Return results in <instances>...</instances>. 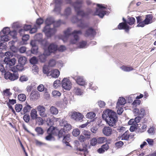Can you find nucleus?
<instances>
[{
	"instance_id": "1",
	"label": "nucleus",
	"mask_w": 156,
	"mask_h": 156,
	"mask_svg": "<svg viewBox=\"0 0 156 156\" xmlns=\"http://www.w3.org/2000/svg\"><path fill=\"white\" fill-rule=\"evenodd\" d=\"M61 20L55 21L52 17H48L46 19L45 23L46 25L44 27L43 31L47 37H51L56 32V28L59 27L61 24Z\"/></svg>"
},
{
	"instance_id": "2",
	"label": "nucleus",
	"mask_w": 156,
	"mask_h": 156,
	"mask_svg": "<svg viewBox=\"0 0 156 156\" xmlns=\"http://www.w3.org/2000/svg\"><path fill=\"white\" fill-rule=\"evenodd\" d=\"M102 117L109 126L115 127L118 119L116 112L112 110L107 109L103 112Z\"/></svg>"
},
{
	"instance_id": "3",
	"label": "nucleus",
	"mask_w": 156,
	"mask_h": 156,
	"mask_svg": "<svg viewBox=\"0 0 156 156\" xmlns=\"http://www.w3.org/2000/svg\"><path fill=\"white\" fill-rule=\"evenodd\" d=\"M66 1L67 4H70L73 6L78 15H80L82 17H87L90 14L93 13V11L91 9H87L86 12L80 10L83 4V1H82L78 0L74 2H72L71 0H66Z\"/></svg>"
},
{
	"instance_id": "4",
	"label": "nucleus",
	"mask_w": 156,
	"mask_h": 156,
	"mask_svg": "<svg viewBox=\"0 0 156 156\" xmlns=\"http://www.w3.org/2000/svg\"><path fill=\"white\" fill-rule=\"evenodd\" d=\"M72 30L71 28H69L64 31V37L62 39L64 42H65L70 36L72 37L70 41L71 44H75L79 40V36L82 34L81 30H75L72 32Z\"/></svg>"
},
{
	"instance_id": "5",
	"label": "nucleus",
	"mask_w": 156,
	"mask_h": 156,
	"mask_svg": "<svg viewBox=\"0 0 156 156\" xmlns=\"http://www.w3.org/2000/svg\"><path fill=\"white\" fill-rule=\"evenodd\" d=\"M98 8H96L95 12L93 15L98 16L100 18H102L106 14V11L104 9L106 7L102 4H97Z\"/></svg>"
},
{
	"instance_id": "6",
	"label": "nucleus",
	"mask_w": 156,
	"mask_h": 156,
	"mask_svg": "<svg viewBox=\"0 0 156 156\" xmlns=\"http://www.w3.org/2000/svg\"><path fill=\"white\" fill-rule=\"evenodd\" d=\"M66 133V131L63 129H61L58 132V137L60 138L61 137H63L64 138L62 141V142L66 144L67 146H69V144L67 141L69 139V135H67L65 136Z\"/></svg>"
},
{
	"instance_id": "7",
	"label": "nucleus",
	"mask_w": 156,
	"mask_h": 156,
	"mask_svg": "<svg viewBox=\"0 0 156 156\" xmlns=\"http://www.w3.org/2000/svg\"><path fill=\"white\" fill-rule=\"evenodd\" d=\"M62 87L66 90H69L72 87V84L69 79L64 78L62 81Z\"/></svg>"
},
{
	"instance_id": "8",
	"label": "nucleus",
	"mask_w": 156,
	"mask_h": 156,
	"mask_svg": "<svg viewBox=\"0 0 156 156\" xmlns=\"http://www.w3.org/2000/svg\"><path fill=\"white\" fill-rule=\"evenodd\" d=\"M57 49V45L54 43H52L49 45L47 49L45 50V53L47 55H50L51 53L54 52Z\"/></svg>"
},
{
	"instance_id": "9",
	"label": "nucleus",
	"mask_w": 156,
	"mask_h": 156,
	"mask_svg": "<svg viewBox=\"0 0 156 156\" xmlns=\"http://www.w3.org/2000/svg\"><path fill=\"white\" fill-rule=\"evenodd\" d=\"M3 35L0 36L1 40L5 41H7L9 40V37L8 35L10 34L9 28L5 27L2 30Z\"/></svg>"
},
{
	"instance_id": "10",
	"label": "nucleus",
	"mask_w": 156,
	"mask_h": 156,
	"mask_svg": "<svg viewBox=\"0 0 156 156\" xmlns=\"http://www.w3.org/2000/svg\"><path fill=\"white\" fill-rule=\"evenodd\" d=\"M36 109L41 117L44 118L47 117V114L46 112V109L44 106L41 105H39L36 107Z\"/></svg>"
},
{
	"instance_id": "11",
	"label": "nucleus",
	"mask_w": 156,
	"mask_h": 156,
	"mask_svg": "<svg viewBox=\"0 0 156 156\" xmlns=\"http://www.w3.org/2000/svg\"><path fill=\"white\" fill-rule=\"evenodd\" d=\"M55 4L54 11L57 14H60L61 10L62 0H54Z\"/></svg>"
},
{
	"instance_id": "12",
	"label": "nucleus",
	"mask_w": 156,
	"mask_h": 156,
	"mask_svg": "<svg viewBox=\"0 0 156 156\" xmlns=\"http://www.w3.org/2000/svg\"><path fill=\"white\" fill-rule=\"evenodd\" d=\"M17 32L16 30H14L13 31H10V36H12V38L10 37V44H11V47L14 46L13 44L17 41V37L16 35Z\"/></svg>"
},
{
	"instance_id": "13",
	"label": "nucleus",
	"mask_w": 156,
	"mask_h": 156,
	"mask_svg": "<svg viewBox=\"0 0 156 156\" xmlns=\"http://www.w3.org/2000/svg\"><path fill=\"white\" fill-rule=\"evenodd\" d=\"M122 20L124 22L120 23L118 26V28L120 30L125 29L126 32H128L129 30V27L127 24V21L124 18H123Z\"/></svg>"
},
{
	"instance_id": "14",
	"label": "nucleus",
	"mask_w": 156,
	"mask_h": 156,
	"mask_svg": "<svg viewBox=\"0 0 156 156\" xmlns=\"http://www.w3.org/2000/svg\"><path fill=\"white\" fill-rule=\"evenodd\" d=\"M83 116L81 113L75 112H73L71 115V118L77 121L82 120Z\"/></svg>"
},
{
	"instance_id": "15",
	"label": "nucleus",
	"mask_w": 156,
	"mask_h": 156,
	"mask_svg": "<svg viewBox=\"0 0 156 156\" xmlns=\"http://www.w3.org/2000/svg\"><path fill=\"white\" fill-rule=\"evenodd\" d=\"M10 89H7L3 91V95L4 98L7 97L8 98V100L5 101L4 104H7L9 108H10V99L9 98L10 95Z\"/></svg>"
},
{
	"instance_id": "16",
	"label": "nucleus",
	"mask_w": 156,
	"mask_h": 156,
	"mask_svg": "<svg viewBox=\"0 0 156 156\" xmlns=\"http://www.w3.org/2000/svg\"><path fill=\"white\" fill-rule=\"evenodd\" d=\"M75 18V20L73 21V20H72V21L73 22H77L78 26L82 28H84L86 27L87 25L84 23V21L82 19L79 20L76 16H74L73 18Z\"/></svg>"
},
{
	"instance_id": "17",
	"label": "nucleus",
	"mask_w": 156,
	"mask_h": 156,
	"mask_svg": "<svg viewBox=\"0 0 156 156\" xmlns=\"http://www.w3.org/2000/svg\"><path fill=\"white\" fill-rule=\"evenodd\" d=\"M30 44L32 47L31 51H30L33 54H36L37 52L38 47L37 45L36 41L35 40H31Z\"/></svg>"
},
{
	"instance_id": "18",
	"label": "nucleus",
	"mask_w": 156,
	"mask_h": 156,
	"mask_svg": "<svg viewBox=\"0 0 156 156\" xmlns=\"http://www.w3.org/2000/svg\"><path fill=\"white\" fill-rule=\"evenodd\" d=\"M112 129L109 126H105L102 129V132L106 136H110L112 133Z\"/></svg>"
},
{
	"instance_id": "19",
	"label": "nucleus",
	"mask_w": 156,
	"mask_h": 156,
	"mask_svg": "<svg viewBox=\"0 0 156 156\" xmlns=\"http://www.w3.org/2000/svg\"><path fill=\"white\" fill-rule=\"evenodd\" d=\"M96 34L95 30L92 28H90L87 29L85 33V36L86 37H94Z\"/></svg>"
},
{
	"instance_id": "20",
	"label": "nucleus",
	"mask_w": 156,
	"mask_h": 156,
	"mask_svg": "<svg viewBox=\"0 0 156 156\" xmlns=\"http://www.w3.org/2000/svg\"><path fill=\"white\" fill-rule=\"evenodd\" d=\"M74 79L79 85L83 86L85 84V81L82 77L77 76L75 77Z\"/></svg>"
},
{
	"instance_id": "21",
	"label": "nucleus",
	"mask_w": 156,
	"mask_h": 156,
	"mask_svg": "<svg viewBox=\"0 0 156 156\" xmlns=\"http://www.w3.org/2000/svg\"><path fill=\"white\" fill-rule=\"evenodd\" d=\"M31 108L32 107L30 105L28 104L27 105L23 107L22 111L21 112V114L22 115L26 114L27 112H29Z\"/></svg>"
},
{
	"instance_id": "22",
	"label": "nucleus",
	"mask_w": 156,
	"mask_h": 156,
	"mask_svg": "<svg viewBox=\"0 0 156 156\" xmlns=\"http://www.w3.org/2000/svg\"><path fill=\"white\" fill-rule=\"evenodd\" d=\"M5 55L6 57H5L4 61L5 64L10 67V52L7 51L5 53Z\"/></svg>"
},
{
	"instance_id": "23",
	"label": "nucleus",
	"mask_w": 156,
	"mask_h": 156,
	"mask_svg": "<svg viewBox=\"0 0 156 156\" xmlns=\"http://www.w3.org/2000/svg\"><path fill=\"white\" fill-rule=\"evenodd\" d=\"M78 151L81 152L80 153L81 154H83L84 156H86V155L88 153L87 149V146L86 145H83V148H78Z\"/></svg>"
},
{
	"instance_id": "24",
	"label": "nucleus",
	"mask_w": 156,
	"mask_h": 156,
	"mask_svg": "<svg viewBox=\"0 0 156 156\" xmlns=\"http://www.w3.org/2000/svg\"><path fill=\"white\" fill-rule=\"evenodd\" d=\"M60 72L59 70L57 69L52 70L50 72V75H51L52 77L57 78L59 76Z\"/></svg>"
},
{
	"instance_id": "25",
	"label": "nucleus",
	"mask_w": 156,
	"mask_h": 156,
	"mask_svg": "<svg viewBox=\"0 0 156 156\" xmlns=\"http://www.w3.org/2000/svg\"><path fill=\"white\" fill-rule=\"evenodd\" d=\"M40 96L39 92L38 91H32L30 95V97L32 99H37Z\"/></svg>"
},
{
	"instance_id": "26",
	"label": "nucleus",
	"mask_w": 156,
	"mask_h": 156,
	"mask_svg": "<svg viewBox=\"0 0 156 156\" xmlns=\"http://www.w3.org/2000/svg\"><path fill=\"white\" fill-rule=\"evenodd\" d=\"M27 59L25 57L21 56L19 58L18 61L19 63L21 65V66H23L27 62Z\"/></svg>"
},
{
	"instance_id": "27",
	"label": "nucleus",
	"mask_w": 156,
	"mask_h": 156,
	"mask_svg": "<svg viewBox=\"0 0 156 156\" xmlns=\"http://www.w3.org/2000/svg\"><path fill=\"white\" fill-rule=\"evenodd\" d=\"M152 18V16L151 15H147L144 21V24L147 25L151 23Z\"/></svg>"
},
{
	"instance_id": "28",
	"label": "nucleus",
	"mask_w": 156,
	"mask_h": 156,
	"mask_svg": "<svg viewBox=\"0 0 156 156\" xmlns=\"http://www.w3.org/2000/svg\"><path fill=\"white\" fill-rule=\"evenodd\" d=\"M30 116L32 119L35 120L38 116L37 111L34 109H32L31 111Z\"/></svg>"
},
{
	"instance_id": "29",
	"label": "nucleus",
	"mask_w": 156,
	"mask_h": 156,
	"mask_svg": "<svg viewBox=\"0 0 156 156\" xmlns=\"http://www.w3.org/2000/svg\"><path fill=\"white\" fill-rule=\"evenodd\" d=\"M35 38L36 41L41 42L42 43H43V42L44 41L42 39V35L41 33H39L36 34Z\"/></svg>"
},
{
	"instance_id": "30",
	"label": "nucleus",
	"mask_w": 156,
	"mask_h": 156,
	"mask_svg": "<svg viewBox=\"0 0 156 156\" xmlns=\"http://www.w3.org/2000/svg\"><path fill=\"white\" fill-rule=\"evenodd\" d=\"M49 110L51 113L53 115H56L58 113L57 108L54 106H51Z\"/></svg>"
},
{
	"instance_id": "31",
	"label": "nucleus",
	"mask_w": 156,
	"mask_h": 156,
	"mask_svg": "<svg viewBox=\"0 0 156 156\" xmlns=\"http://www.w3.org/2000/svg\"><path fill=\"white\" fill-rule=\"evenodd\" d=\"M19 75L18 72L10 73V81H14L18 79Z\"/></svg>"
},
{
	"instance_id": "32",
	"label": "nucleus",
	"mask_w": 156,
	"mask_h": 156,
	"mask_svg": "<svg viewBox=\"0 0 156 156\" xmlns=\"http://www.w3.org/2000/svg\"><path fill=\"white\" fill-rule=\"evenodd\" d=\"M48 55L45 54L44 51L43 54H41L39 55V59L41 62H44L46 61L47 56Z\"/></svg>"
},
{
	"instance_id": "33",
	"label": "nucleus",
	"mask_w": 156,
	"mask_h": 156,
	"mask_svg": "<svg viewBox=\"0 0 156 156\" xmlns=\"http://www.w3.org/2000/svg\"><path fill=\"white\" fill-rule=\"evenodd\" d=\"M11 53H10V66L14 65L18 60L17 57H13L12 56H11Z\"/></svg>"
},
{
	"instance_id": "34",
	"label": "nucleus",
	"mask_w": 156,
	"mask_h": 156,
	"mask_svg": "<svg viewBox=\"0 0 156 156\" xmlns=\"http://www.w3.org/2000/svg\"><path fill=\"white\" fill-rule=\"evenodd\" d=\"M126 103L125 99L123 98H119L117 103V105L119 106L120 105H124Z\"/></svg>"
},
{
	"instance_id": "35",
	"label": "nucleus",
	"mask_w": 156,
	"mask_h": 156,
	"mask_svg": "<svg viewBox=\"0 0 156 156\" xmlns=\"http://www.w3.org/2000/svg\"><path fill=\"white\" fill-rule=\"evenodd\" d=\"M78 47L79 48H85L87 47V42L83 41L79 42Z\"/></svg>"
},
{
	"instance_id": "36",
	"label": "nucleus",
	"mask_w": 156,
	"mask_h": 156,
	"mask_svg": "<svg viewBox=\"0 0 156 156\" xmlns=\"http://www.w3.org/2000/svg\"><path fill=\"white\" fill-rule=\"evenodd\" d=\"M71 9L70 7L66 8L65 10L64 15L68 16L71 15Z\"/></svg>"
},
{
	"instance_id": "37",
	"label": "nucleus",
	"mask_w": 156,
	"mask_h": 156,
	"mask_svg": "<svg viewBox=\"0 0 156 156\" xmlns=\"http://www.w3.org/2000/svg\"><path fill=\"white\" fill-rule=\"evenodd\" d=\"M31 28L30 25H25L24 26L23 29H21L19 30V33H21L22 32H24V30L27 31L30 30Z\"/></svg>"
},
{
	"instance_id": "38",
	"label": "nucleus",
	"mask_w": 156,
	"mask_h": 156,
	"mask_svg": "<svg viewBox=\"0 0 156 156\" xmlns=\"http://www.w3.org/2000/svg\"><path fill=\"white\" fill-rule=\"evenodd\" d=\"M120 68L122 70L126 72H129L133 69V68L131 66L128 67L123 66L120 67Z\"/></svg>"
},
{
	"instance_id": "39",
	"label": "nucleus",
	"mask_w": 156,
	"mask_h": 156,
	"mask_svg": "<svg viewBox=\"0 0 156 156\" xmlns=\"http://www.w3.org/2000/svg\"><path fill=\"white\" fill-rule=\"evenodd\" d=\"M83 134L85 136V138L87 140H88L90 138V132L86 130L83 131Z\"/></svg>"
},
{
	"instance_id": "40",
	"label": "nucleus",
	"mask_w": 156,
	"mask_h": 156,
	"mask_svg": "<svg viewBox=\"0 0 156 156\" xmlns=\"http://www.w3.org/2000/svg\"><path fill=\"white\" fill-rule=\"evenodd\" d=\"M98 143L102 144L107 141V138L105 137H99L97 139Z\"/></svg>"
},
{
	"instance_id": "41",
	"label": "nucleus",
	"mask_w": 156,
	"mask_h": 156,
	"mask_svg": "<svg viewBox=\"0 0 156 156\" xmlns=\"http://www.w3.org/2000/svg\"><path fill=\"white\" fill-rule=\"evenodd\" d=\"M129 131H126L122 136V140H128V136Z\"/></svg>"
},
{
	"instance_id": "42",
	"label": "nucleus",
	"mask_w": 156,
	"mask_h": 156,
	"mask_svg": "<svg viewBox=\"0 0 156 156\" xmlns=\"http://www.w3.org/2000/svg\"><path fill=\"white\" fill-rule=\"evenodd\" d=\"M18 98L19 100L20 101H24L26 98L25 95L24 94H20L18 96Z\"/></svg>"
},
{
	"instance_id": "43",
	"label": "nucleus",
	"mask_w": 156,
	"mask_h": 156,
	"mask_svg": "<svg viewBox=\"0 0 156 156\" xmlns=\"http://www.w3.org/2000/svg\"><path fill=\"white\" fill-rule=\"evenodd\" d=\"M96 116L95 114L93 112H90L86 115L87 117L90 119L94 118Z\"/></svg>"
},
{
	"instance_id": "44",
	"label": "nucleus",
	"mask_w": 156,
	"mask_h": 156,
	"mask_svg": "<svg viewBox=\"0 0 156 156\" xmlns=\"http://www.w3.org/2000/svg\"><path fill=\"white\" fill-rule=\"evenodd\" d=\"M43 72L48 75L50 74L51 71H49L48 67L46 66H44L43 67Z\"/></svg>"
},
{
	"instance_id": "45",
	"label": "nucleus",
	"mask_w": 156,
	"mask_h": 156,
	"mask_svg": "<svg viewBox=\"0 0 156 156\" xmlns=\"http://www.w3.org/2000/svg\"><path fill=\"white\" fill-rule=\"evenodd\" d=\"M37 123L39 122L38 124L39 125H42L43 123V120L42 118L40 117H36L35 119Z\"/></svg>"
},
{
	"instance_id": "46",
	"label": "nucleus",
	"mask_w": 156,
	"mask_h": 156,
	"mask_svg": "<svg viewBox=\"0 0 156 156\" xmlns=\"http://www.w3.org/2000/svg\"><path fill=\"white\" fill-rule=\"evenodd\" d=\"M23 108V106L20 104H17L15 105V108L17 112H19L21 111Z\"/></svg>"
},
{
	"instance_id": "47",
	"label": "nucleus",
	"mask_w": 156,
	"mask_h": 156,
	"mask_svg": "<svg viewBox=\"0 0 156 156\" xmlns=\"http://www.w3.org/2000/svg\"><path fill=\"white\" fill-rule=\"evenodd\" d=\"M32 71L35 74H36L38 73V67L36 65H34L32 68Z\"/></svg>"
},
{
	"instance_id": "48",
	"label": "nucleus",
	"mask_w": 156,
	"mask_h": 156,
	"mask_svg": "<svg viewBox=\"0 0 156 156\" xmlns=\"http://www.w3.org/2000/svg\"><path fill=\"white\" fill-rule=\"evenodd\" d=\"M35 130L37 133L38 135H42L44 133V131L40 127H37L35 129Z\"/></svg>"
},
{
	"instance_id": "49",
	"label": "nucleus",
	"mask_w": 156,
	"mask_h": 156,
	"mask_svg": "<svg viewBox=\"0 0 156 156\" xmlns=\"http://www.w3.org/2000/svg\"><path fill=\"white\" fill-rule=\"evenodd\" d=\"M74 91L77 95H81L82 93L81 90L78 87H75Z\"/></svg>"
},
{
	"instance_id": "50",
	"label": "nucleus",
	"mask_w": 156,
	"mask_h": 156,
	"mask_svg": "<svg viewBox=\"0 0 156 156\" xmlns=\"http://www.w3.org/2000/svg\"><path fill=\"white\" fill-rule=\"evenodd\" d=\"M135 21V19L134 17H130L128 18L127 24L128 23L129 25H132L133 24Z\"/></svg>"
},
{
	"instance_id": "51",
	"label": "nucleus",
	"mask_w": 156,
	"mask_h": 156,
	"mask_svg": "<svg viewBox=\"0 0 156 156\" xmlns=\"http://www.w3.org/2000/svg\"><path fill=\"white\" fill-rule=\"evenodd\" d=\"M53 133V130L51 131L50 133H48V135L45 137V139L48 141H50L51 139L53 138V136L52 134Z\"/></svg>"
},
{
	"instance_id": "52",
	"label": "nucleus",
	"mask_w": 156,
	"mask_h": 156,
	"mask_svg": "<svg viewBox=\"0 0 156 156\" xmlns=\"http://www.w3.org/2000/svg\"><path fill=\"white\" fill-rule=\"evenodd\" d=\"M43 22L44 20L42 18H40L36 20V24L35 25H37V26L38 27L40 25L43 23Z\"/></svg>"
},
{
	"instance_id": "53",
	"label": "nucleus",
	"mask_w": 156,
	"mask_h": 156,
	"mask_svg": "<svg viewBox=\"0 0 156 156\" xmlns=\"http://www.w3.org/2000/svg\"><path fill=\"white\" fill-rule=\"evenodd\" d=\"M80 131L77 129H74L72 132L73 136H77L80 134Z\"/></svg>"
},
{
	"instance_id": "54",
	"label": "nucleus",
	"mask_w": 156,
	"mask_h": 156,
	"mask_svg": "<svg viewBox=\"0 0 156 156\" xmlns=\"http://www.w3.org/2000/svg\"><path fill=\"white\" fill-rule=\"evenodd\" d=\"M98 143V139L95 137L93 138L90 141V144L93 146H95Z\"/></svg>"
},
{
	"instance_id": "55",
	"label": "nucleus",
	"mask_w": 156,
	"mask_h": 156,
	"mask_svg": "<svg viewBox=\"0 0 156 156\" xmlns=\"http://www.w3.org/2000/svg\"><path fill=\"white\" fill-rule=\"evenodd\" d=\"M56 64V61L54 59L50 60L48 62V66L50 67H52L54 66Z\"/></svg>"
},
{
	"instance_id": "56",
	"label": "nucleus",
	"mask_w": 156,
	"mask_h": 156,
	"mask_svg": "<svg viewBox=\"0 0 156 156\" xmlns=\"http://www.w3.org/2000/svg\"><path fill=\"white\" fill-rule=\"evenodd\" d=\"M30 61L31 64H35L37 62V60L36 57H33L30 59Z\"/></svg>"
},
{
	"instance_id": "57",
	"label": "nucleus",
	"mask_w": 156,
	"mask_h": 156,
	"mask_svg": "<svg viewBox=\"0 0 156 156\" xmlns=\"http://www.w3.org/2000/svg\"><path fill=\"white\" fill-rule=\"evenodd\" d=\"M23 119L27 123L29 122L30 120V117L29 115L24 114L23 117Z\"/></svg>"
},
{
	"instance_id": "58",
	"label": "nucleus",
	"mask_w": 156,
	"mask_h": 156,
	"mask_svg": "<svg viewBox=\"0 0 156 156\" xmlns=\"http://www.w3.org/2000/svg\"><path fill=\"white\" fill-rule=\"evenodd\" d=\"M37 28L38 27H37L36 25H34L33 28H31L30 29V33L31 34L35 33L37 31Z\"/></svg>"
},
{
	"instance_id": "59",
	"label": "nucleus",
	"mask_w": 156,
	"mask_h": 156,
	"mask_svg": "<svg viewBox=\"0 0 156 156\" xmlns=\"http://www.w3.org/2000/svg\"><path fill=\"white\" fill-rule=\"evenodd\" d=\"M67 123V122L63 119H61L59 120V125L61 126L64 127Z\"/></svg>"
},
{
	"instance_id": "60",
	"label": "nucleus",
	"mask_w": 156,
	"mask_h": 156,
	"mask_svg": "<svg viewBox=\"0 0 156 156\" xmlns=\"http://www.w3.org/2000/svg\"><path fill=\"white\" fill-rule=\"evenodd\" d=\"M60 81L58 80L55 81L53 83V86L55 88H57L60 84Z\"/></svg>"
},
{
	"instance_id": "61",
	"label": "nucleus",
	"mask_w": 156,
	"mask_h": 156,
	"mask_svg": "<svg viewBox=\"0 0 156 156\" xmlns=\"http://www.w3.org/2000/svg\"><path fill=\"white\" fill-rule=\"evenodd\" d=\"M21 26V24L19 23L18 22H16L13 23L12 26V27L14 29L20 27Z\"/></svg>"
},
{
	"instance_id": "62",
	"label": "nucleus",
	"mask_w": 156,
	"mask_h": 156,
	"mask_svg": "<svg viewBox=\"0 0 156 156\" xmlns=\"http://www.w3.org/2000/svg\"><path fill=\"white\" fill-rule=\"evenodd\" d=\"M71 129V126L68 123H67L66 124L64 127L63 129L64 130L66 131H69Z\"/></svg>"
},
{
	"instance_id": "63",
	"label": "nucleus",
	"mask_w": 156,
	"mask_h": 156,
	"mask_svg": "<svg viewBox=\"0 0 156 156\" xmlns=\"http://www.w3.org/2000/svg\"><path fill=\"white\" fill-rule=\"evenodd\" d=\"M37 89L40 92H42L44 90H45V91L47 90V89L46 88H44V86L43 84L40 85L37 87Z\"/></svg>"
},
{
	"instance_id": "64",
	"label": "nucleus",
	"mask_w": 156,
	"mask_h": 156,
	"mask_svg": "<svg viewBox=\"0 0 156 156\" xmlns=\"http://www.w3.org/2000/svg\"><path fill=\"white\" fill-rule=\"evenodd\" d=\"M78 140L81 142H85L87 140L84 136L82 135H80L78 137Z\"/></svg>"
}]
</instances>
